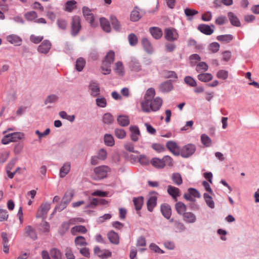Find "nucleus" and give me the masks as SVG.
<instances>
[{
  "instance_id": "obj_1",
  "label": "nucleus",
  "mask_w": 259,
  "mask_h": 259,
  "mask_svg": "<svg viewBox=\"0 0 259 259\" xmlns=\"http://www.w3.org/2000/svg\"><path fill=\"white\" fill-rule=\"evenodd\" d=\"M162 104V99L159 97H156L148 102H142L141 107L144 112H156L160 108Z\"/></svg>"
},
{
  "instance_id": "obj_2",
  "label": "nucleus",
  "mask_w": 259,
  "mask_h": 259,
  "mask_svg": "<svg viewBox=\"0 0 259 259\" xmlns=\"http://www.w3.org/2000/svg\"><path fill=\"white\" fill-rule=\"evenodd\" d=\"M196 147L194 144H188L184 146L180 151V155L183 158H188L196 151Z\"/></svg>"
},
{
  "instance_id": "obj_3",
  "label": "nucleus",
  "mask_w": 259,
  "mask_h": 259,
  "mask_svg": "<svg viewBox=\"0 0 259 259\" xmlns=\"http://www.w3.org/2000/svg\"><path fill=\"white\" fill-rule=\"evenodd\" d=\"M110 168L106 165H101L94 169L95 179H101L105 178L107 173L110 171Z\"/></svg>"
},
{
  "instance_id": "obj_4",
  "label": "nucleus",
  "mask_w": 259,
  "mask_h": 259,
  "mask_svg": "<svg viewBox=\"0 0 259 259\" xmlns=\"http://www.w3.org/2000/svg\"><path fill=\"white\" fill-rule=\"evenodd\" d=\"M82 13L83 16L87 21L90 23L92 27H95L97 26L98 23L95 22L94 14L92 13L91 9L87 7H83L82 8Z\"/></svg>"
},
{
  "instance_id": "obj_5",
  "label": "nucleus",
  "mask_w": 259,
  "mask_h": 259,
  "mask_svg": "<svg viewBox=\"0 0 259 259\" xmlns=\"http://www.w3.org/2000/svg\"><path fill=\"white\" fill-rule=\"evenodd\" d=\"M81 29L80 19L75 16L72 19L71 33L73 36H76Z\"/></svg>"
},
{
  "instance_id": "obj_6",
  "label": "nucleus",
  "mask_w": 259,
  "mask_h": 259,
  "mask_svg": "<svg viewBox=\"0 0 259 259\" xmlns=\"http://www.w3.org/2000/svg\"><path fill=\"white\" fill-rule=\"evenodd\" d=\"M50 208L51 204L50 203L46 202L41 204L37 210L36 217L37 218L45 219Z\"/></svg>"
},
{
  "instance_id": "obj_7",
  "label": "nucleus",
  "mask_w": 259,
  "mask_h": 259,
  "mask_svg": "<svg viewBox=\"0 0 259 259\" xmlns=\"http://www.w3.org/2000/svg\"><path fill=\"white\" fill-rule=\"evenodd\" d=\"M164 34L165 38L168 41H175L179 37V34L177 30L172 28L165 29Z\"/></svg>"
},
{
  "instance_id": "obj_8",
  "label": "nucleus",
  "mask_w": 259,
  "mask_h": 259,
  "mask_svg": "<svg viewBox=\"0 0 259 259\" xmlns=\"http://www.w3.org/2000/svg\"><path fill=\"white\" fill-rule=\"evenodd\" d=\"M94 254L102 259H106L111 256L112 253L107 249H101L100 248L96 246L94 248Z\"/></svg>"
},
{
  "instance_id": "obj_9",
  "label": "nucleus",
  "mask_w": 259,
  "mask_h": 259,
  "mask_svg": "<svg viewBox=\"0 0 259 259\" xmlns=\"http://www.w3.org/2000/svg\"><path fill=\"white\" fill-rule=\"evenodd\" d=\"M90 94L93 97H97L100 94V88L98 83L94 81L90 82L89 85Z\"/></svg>"
},
{
  "instance_id": "obj_10",
  "label": "nucleus",
  "mask_w": 259,
  "mask_h": 259,
  "mask_svg": "<svg viewBox=\"0 0 259 259\" xmlns=\"http://www.w3.org/2000/svg\"><path fill=\"white\" fill-rule=\"evenodd\" d=\"M166 147L175 155H180V147L176 142L168 141L166 144Z\"/></svg>"
},
{
  "instance_id": "obj_11",
  "label": "nucleus",
  "mask_w": 259,
  "mask_h": 259,
  "mask_svg": "<svg viewBox=\"0 0 259 259\" xmlns=\"http://www.w3.org/2000/svg\"><path fill=\"white\" fill-rule=\"evenodd\" d=\"M51 48V43L48 40H45L38 47L39 52L47 54Z\"/></svg>"
},
{
  "instance_id": "obj_12",
  "label": "nucleus",
  "mask_w": 259,
  "mask_h": 259,
  "mask_svg": "<svg viewBox=\"0 0 259 259\" xmlns=\"http://www.w3.org/2000/svg\"><path fill=\"white\" fill-rule=\"evenodd\" d=\"M160 210L164 218L167 219H170L171 215V209L169 204L166 203L161 204Z\"/></svg>"
},
{
  "instance_id": "obj_13",
  "label": "nucleus",
  "mask_w": 259,
  "mask_h": 259,
  "mask_svg": "<svg viewBox=\"0 0 259 259\" xmlns=\"http://www.w3.org/2000/svg\"><path fill=\"white\" fill-rule=\"evenodd\" d=\"M183 217L184 221L188 224H193L197 221L196 215L192 212H186Z\"/></svg>"
},
{
  "instance_id": "obj_14",
  "label": "nucleus",
  "mask_w": 259,
  "mask_h": 259,
  "mask_svg": "<svg viewBox=\"0 0 259 259\" xmlns=\"http://www.w3.org/2000/svg\"><path fill=\"white\" fill-rule=\"evenodd\" d=\"M131 131V139L134 142H137L140 136V132L138 126H131L130 127Z\"/></svg>"
},
{
  "instance_id": "obj_15",
  "label": "nucleus",
  "mask_w": 259,
  "mask_h": 259,
  "mask_svg": "<svg viewBox=\"0 0 259 259\" xmlns=\"http://www.w3.org/2000/svg\"><path fill=\"white\" fill-rule=\"evenodd\" d=\"M212 27L214 28V25H212L211 26L206 24H200L198 26V30L202 33L210 35L213 32V29L211 28Z\"/></svg>"
},
{
  "instance_id": "obj_16",
  "label": "nucleus",
  "mask_w": 259,
  "mask_h": 259,
  "mask_svg": "<svg viewBox=\"0 0 259 259\" xmlns=\"http://www.w3.org/2000/svg\"><path fill=\"white\" fill-rule=\"evenodd\" d=\"M157 197L155 194L151 195L147 202V206L148 210L150 212H152L154 207L156 205Z\"/></svg>"
},
{
  "instance_id": "obj_17",
  "label": "nucleus",
  "mask_w": 259,
  "mask_h": 259,
  "mask_svg": "<svg viewBox=\"0 0 259 259\" xmlns=\"http://www.w3.org/2000/svg\"><path fill=\"white\" fill-rule=\"evenodd\" d=\"M71 168V164L69 162H66L60 168L59 171V176L60 178H64L70 171Z\"/></svg>"
},
{
  "instance_id": "obj_18",
  "label": "nucleus",
  "mask_w": 259,
  "mask_h": 259,
  "mask_svg": "<svg viewBox=\"0 0 259 259\" xmlns=\"http://www.w3.org/2000/svg\"><path fill=\"white\" fill-rule=\"evenodd\" d=\"M25 234L32 240H36L37 238L35 229L31 226H27L25 228Z\"/></svg>"
},
{
  "instance_id": "obj_19",
  "label": "nucleus",
  "mask_w": 259,
  "mask_h": 259,
  "mask_svg": "<svg viewBox=\"0 0 259 259\" xmlns=\"http://www.w3.org/2000/svg\"><path fill=\"white\" fill-rule=\"evenodd\" d=\"M118 123L121 126H126L130 124L128 116L125 114H120L117 117Z\"/></svg>"
},
{
  "instance_id": "obj_20",
  "label": "nucleus",
  "mask_w": 259,
  "mask_h": 259,
  "mask_svg": "<svg viewBox=\"0 0 259 259\" xmlns=\"http://www.w3.org/2000/svg\"><path fill=\"white\" fill-rule=\"evenodd\" d=\"M167 192L176 201H177V197L180 195L179 189L171 185L168 186Z\"/></svg>"
},
{
  "instance_id": "obj_21",
  "label": "nucleus",
  "mask_w": 259,
  "mask_h": 259,
  "mask_svg": "<svg viewBox=\"0 0 259 259\" xmlns=\"http://www.w3.org/2000/svg\"><path fill=\"white\" fill-rule=\"evenodd\" d=\"M228 17L232 25L236 27H239L241 26V23L239 19L233 12H229L228 13Z\"/></svg>"
},
{
  "instance_id": "obj_22",
  "label": "nucleus",
  "mask_w": 259,
  "mask_h": 259,
  "mask_svg": "<svg viewBox=\"0 0 259 259\" xmlns=\"http://www.w3.org/2000/svg\"><path fill=\"white\" fill-rule=\"evenodd\" d=\"M108 238L111 243L114 244H118L119 243V236L117 233L113 231H110L107 234Z\"/></svg>"
},
{
  "instance_id": "obj_23",
  "label": "nucleus",
  "mask_w": 259,
  "mask_h": 259,
  "mask_svg": "<svg viewBox=\"0 0 259 259\" xmlns=\"http://www.w3.org/2000/svg\"><path fill=\"white\" fill-rule=\"evenodd\" d=\"M142 46L147 53L151 54L153 52V48L150 41L147 38L142 39Z\"/></svg>"
},
{
  "instance_id": "obj_24",
  "label": "nucleus",
  "mask_w": 259,
  "mask_h": 259,
  "mask_svg": "<svg viewBox=\"0 0 259 259\" xmlns=\"http://www.w3.org/2000/svg\"><path fill=\"white\" fill-rule=\"evenodd\" d=\"M149 31L152 36L156 39L160 38L162 36V30L159 27H151L150 28Z\"/></svg>"
},
{
  "instance_id": "obj_25",
  "label": "nucleus",
  "mask_w": 259,
  "mask_h": 259,
  "mask_svg": "<svg viewBox=\"0 0 259 259\" xmlns=\"http://www.w3.org/2000/svg\"><path fill=\"white\" fill-rule=\"evenodd\" d=\"M203 198L207 206L210 209H213L215 207V203L211 196L208 194L204 193L203 194Z\"/></svg>"
},
{
  "instance_id": "obj_26",
  "label": "nucleus",
  "mask_w": 259,
  "mask_h": 259,
  "mask_svg": "<svg viewBox=\"0 0 259 259\" xmlns=\"http://www.w3.org/2000/svg\"><path fill=\"white\" fill-rule=\"evenodd\" d=\"M175 208L179 214L183 215L186 212L187 207L184 203L179 201L175 204Z\"/></svg>"
},
{
  "instance_id": "obj_27",
  "label": "nucleus",
  "mask_w": 259,
  "mask_h": 259,
  "mask_svg": "<svg viewBox=\"0 0 259 259\" xmlns=\"http://www.w3.org/2000/svg\"><path fill=\"white\" fill-rule=\"evenodd\" d=\"M151 164L156 168H162L164 167L163 159L158 158H153L150 161Z\"/></svg>"
},
{
  "instance_id": "obj_28",
  "label": "nucleus",
  "mask_w": 259,
  "mask_h": 259,
  "mask_svg": "<svg viewBox=\"0 0 259 259\" xmlns=\"http://www.w3.org/2000/svg\"><path fill=\"white\" fill-rule=\"evenodd\" d=\"M73 220L71 219L68 222H63L59 229V233L64 235L69 229L71 224L73 223Z\"/></svg>"
},
{
  "instance_id": "obj_29",
  "label": "nucleus",
  "mask_w": 259,
  "mask_h": 259,
  "mask_svg": "<svg viewBox=\"0 0 259 259\" xmlns=\"http://www.w3.org/2000/svg\"><path fill=\"white\" fill-rule=\"evenodd\" d=\"M87 232L86 228L81 225L76 226L73 227L71 229V233L72 235H75L77 233H80L82 234H85Z\"/></svg>"
},
{
  "instance_id": "obj_30",
  "label": "nucleus",
  "mask_w": 259,
  "mask_h": 259,
  "mask_svg": "<svg viewBox=\"0 0 259 259\" xmlns=\"http://www.w3.org/2000/svg\"><path fill=\"white\" fill-rule=\"evenodd\" d=\"M172 89V85L170 80L166 81L161 83L159 86L160 90L162 92H168Z\"/></svg>"
},
{
  "instance_id": "obj_31",
  "label": "nucleus",
  "mask_w": 259,
  "mask_h": 259,
  "mask_svg": "<svg viewBox=\"0 0 259 259\" xmlns=\"http://www.w3.org/2000/svg\"><path fill=\"white\" fill-rule=\"evenodd\" d=\"M104 142L106 146L109 147L113 146L115 144L114 138L111 134H106L104 135Z\"/></svg>"
},
{
  "instance_id": "obj_32",
  "label": "nucleus",
  "mask_w": 259,
  "mask_h": 259,
  "mask_svg": "<svg viewBox=\"0 0 259 259\" xmlns=\"http://www.w3.org/2000/svg\"><path fill=\"white\" fill-rule=\"evenodd\" d=\"M7 40L11 44L19 46L20 45L22 39L18 36L14 34L10 35L7 37Z\"/></svg>"
},
{
  "instance_id": "obj_33",
  "label": "nucleus",
  "mask_w": 259,
  "mask_h": 259,
  "mask_svg": "<svg viewBox=\"0 0 259 259\" xmlns=\"http://www.w3.org/2000/svg\"><path fill=\"white\" fill-rule=\"evenodd\" d=\"M111 64L106 62L104 61H103L101 69L102 72L104 75L109 74L111 72Z\"/></svg>"
},
{
  "instance_id": "obj_34",
  "label": "nucleus",
  "mask_w": 259,
  "mask_h": 259,
  "mask_svg": "<svg viewBox=\"0 0 259 259\" xmlns=\"http://www.w3.org/2000/svg\"><path fill=\"white\" fill-rule=\"evenodd\" d=\"M115 72L119 76H123L124 74V68L123 64L120 61H118L115 63V68L114 69Z\"/></svg>"
},
{
  "instance_id": "obj_35",
  "label": "nucleus",
  "mask_w": 259,
  "mask_h": 259,
  "mask_svg": "<svg viewBox=\"0 0 259 259\" xmlns=\"http://www.w3.org/2000/svg\"><path fill=\"white\" fill-rule=\"evenodd\" d=\"M100 25L104 31L109 32L111 30V27L109 21L105 18H101L100 20Z\"/></svg>"
},
{
  "instance_id": "obj_36",
  "label": "nucleus",
  "mask_w": 259,
  "mask_h": 259,
  "mask_svg": "<svg viewBox=\"0 0 259 259\" xmlns=\"http://www.w3.org/2000/svg\"><path fill=\"white\" fill-rule=\"evenodd\" d=\"M171 180L173 183L178 186L181 185L183 183L182 176L179 172L173 173L171 175Z\"/></svg>"
},
{
  "instance_id": "obj_37",
  "label": "nucleus",
  "mask_w": 259,
  "mask_h": 259,
  "mask_svg": "<svg viewBox=\"0 0 259 259\" xmlns=\"http://www.w3.org/2000/svg\"><path fill=\"white\" fill-rule=\"evenodd\" d=\"M12 142H17L19 140H21L24 138V134L21 132H15L9 134Z\"/></svg>"
},
{
  "instance_id": "obj_38",
  "label": "nucleus",
  "mask_w": 259,
  "mask_h": 259,
  "mask_svg": "<svg viewBox=\"0 0 259 259\" xmlns=\"http://www.w3.org/2000/svg\"><path fill=\"white\" fill-rule=\"evenodd\" d=\"M155 95V91L153 88H150L147 90L144 96V101L143 102H148L153 98Z\"/></svg>"
},
{
  "instance_id": "obj_39",
  "label": "nucleus",
  "mask_w": 259,
  "mask_h": 259,
  "mask_svg": "<svg viewBox=\"0 0 259 259\" xmlns=\"http://www.w3.org/2000/svg\"><path fill=\"white\" fill-rule=\"evenodd\" d=\"M141 15L137 7H136L131 12V20L132 21H138L141 18Z\"/></svg>"
},
{
  "instance_id": "obj_40",
  "label": "nucleus",
  "mask_w": 259,
  "mask_h": 259,
  "mask_svg": "<svg viewBox=\"0 0 259 259\" xmlns=\"http://www.w3.org/2000/svg\"><path fill=\"white\" fill-rule=\"evenodd\" d=\"M198 79L202 82H208L212 80L213 77L210 73H201L197 76Z\"/></svg>"
},
{
  "instance_id": "obj_41",
  "label": "nucleus",
  "mask_w": 259,
  "mask_h": 259,
  "mask_svg": "<svg viewBox=\"0 0 259 259\" xmlns=\"http://www.w3.org/2000/svg\"><path fill=\"white\" fill-rule=\"evenodd\" d=\"M74 243L76 246H84L88 244L85 238L82 236H77L74 239Z\"/></svg>"
},
{
  "instance_id": "obj_42",
  "label": "nucleus",
  "mask_w": 259,
  "mask_h": 259,
  "mask_svg": "<svg viewBox=\"0 0 259 259\" xmlns=\"http://www.w3.org/2000/svg\"><path fill=\"white\" fill-rule=\"evenodd\" d=\"M201 141L202 144L205 147H210L212 144L211 139L206 134H202L201 136Z\"/></svg>"
},
{
  "instance_id": "obj_43",
  "label": "nucleus",
  "mask_w": 259,
  "mask_h": 259,
  "mask_svg": "<svg viewBox=\"0 0 259 259\" xmlns=\"http://www.w3.org/2000/svg\"><path fill=\"white\" fill-rule=\"evenodd\" d=\"M143 200L144 198L143 197H139L134 198L133 202L135 209L137 210H140L142 208V205L143 204Z\"/></svg>"
},
{
  "instance_id": "obj_44",
  "label": "nucleus",
  "mask_w": 259,
  "mask_h": 259,
  "mask_svg": "<svg viewBox=\"0 0 259 259\" xmlns=\"http://www.w3.org/2000/svg\"><path fill=\"white\" fill-rule=\"evenodd\" d=\"M85 61L83 58H78L76 61V69L78 71H82L85 65Z\"/></svg>"
},
{
  "instance_id": "obj_45",
  "label": "nucleus",
  "mask_w": 259,
  "mask_h": 259,
  "mask_svg": "<svg viewBox=\"0 0 259 259\" xmlns=\"http://www.w3.org/2000/svg\"><path fill=\"white\" fill-rule=\"evenodd\" d=\"M50 255L53 259H62L60 251L56 248H53L50 250Z\"/></svg>"
},
{
  "instance_id": "obj_46",
  "label": "nucleus",
  "mask_w": 259,
  "mask_h": 259,
  "mask_svg": "<svg viewBox=\"0 0 259 259\" xmlns=\"http://www.w3.org/2000/svg\"><path fill=\"white\" fill-rule=\"evenodd\" d=\"M114 135L118 139H123L126 137V132L123 129L115 128Z\"/></svg>"
},
{
  "instance_id": "obj_47",
  "label": "nucleus",
  "mask_w": 259,
  "mask_h": 259,
  "mask_svg": "<svg viewBox=\"0 0 259 259\" xmlns=\"http://www.w3.org/2000/svg\"><path fill=\"white\" fill-rule=\"evenodd\" d=\"M74 196V191L72 190L67 191L64 194L62 200L68 202V203L71 201Z\"/></svg>"
},
{
  "instance_id": "obj_48",
  "label": "nucleus",
  "mask_w": 259,
  "mask_h": 259,
  "mask_svg": "<svg viewBox=\"0 0 259 259\" xmlns=\"http://www.w3.org/2000/svg\"><path fill=\"white\" fill-rule=\"evenodd\" d=\"M115 53L113 51H109L104 60V61L112 64L114 61Z\"/></svg>"
},
{
  "instance_id": "obj_49",
  "label": "nucleus",
  "mask_w": 259,
  "mask_h": 259,
  "mask_svg": "<svg viewBox=\"0 0 259 259\" xmlns=\"http://www.w3.org/2000/svg\"><path fill=\"white\" fill-rule=\"evenodd\" d=\"M76 2L74 0L68 1L65 5V10L68 12H71L76 8Z\"/></svg>"
},
{
  "instance_id": "obj_50",
  "label": "nucleus",
  "mask_w": 259,
  "mask_h": 259,
  "mask_svg": "<svg viewBox=\"0 0 259 259\" xmlns=\"http://www.w3.org/2000/svg\"><path fill=\"white\" fill-rule=\"evenodd\" d=\"M96 156L100 160H105L107 156V151L104 148H101L100 150H99Z\"/></svg>"
},
{
  "instance_id": "obj_51",
  "label": "nucleus",
  "mask_w": 259,
  "mask_h": 259,
  "mask_svg": "<svg viewBox=\"0 0 259 259\" xmlns=\"http://www.w3.org/2000/svg\"><path fill=\"white\" fill-rule=\"evenodd\" d=\"M110 20L113 28L116 31L119 30L120 29V24L116 17L111 16L110 17Z\"/></svg>"
},
{
  "instance_id": "obj_52",
  "label": "nucleus",
  "mask_w": 259,
  "mask_h": 259,
  "mask_svg": "<svg viewBox=\"0 0 259 259\" xmlns=\"http://www.w3.org/2000/svg\"><path fill=\"white\" fill-rule=\"evenodd\" d=\"M233 39V36L231 34H225L218 36L217 39L221 41L229 42Z\"/></svg>"
},
{
  "instance_id": "obj_53",
  "label": "nucleus",
  "mask_w": 259,
  "mask_h": 259,
  "mask_svg": "<svg viewBox=\"0 0 259 259\" xmlns=\"http://www.w3.org/2000/svg\"><path fill=\"white\" fill-rule=\"evenodd\" d=\"M68 204V202H66L62 199L61 202L55 207L53 213L55 211H61L66 207Z\"/></svg>"
},
{
  "instance_id": "obj_54",
  "label": "nucleus",
  "mask_w": 259,
  "mask_h": 259,
  "mask_svg": "<svg viewBox=\"0 0 259 259\" xmlns=\"http://www.w3.org/2000/svg\"><path fill=\"white\" fill-rule=\"evenodd\" d=\"M185 82L191 87H195L197 85L195 80L190 76H186L184 78Z\"/></svg>"
},
{
  "instance_id": "obj_55",
  "label": "nucleus",
  "mask_w": 259,
  "mask_h": 259,
  "mask_svg": "<svg viewBox=\"0 0 259 259\" xmlns=\"http://www.w3.org/2000/svg\"><path fill=\"white\" fill-rule=\"evenodd\" d=\"M97 105L101 108H104L106 106L107 101L104 97L97 98L96 99Z\"/></svg>"
},
{
  "instance_id": "obj_56",
  "label": "nucleus",
  "mask_w": 259,
  "mask_h": 259,
  "mask_svg": "<svg viewBox=\"0 0 259 259\" xmlns=\"http://www.w3.org/2000/svg\"><path fill=\"white\" fill-rule=\"evenodd\" d=\"M9 218V214L6 209H0V222L7 221Z\"/></svg>"
},
{
  "instance_id": "obj_57",
  "label": "nucleus",
  "mask_w": 259,
  "mask_h": 259,
  "mask_svg": "<svg viewBox=\"0 0 259 259\" xmlns=\"http://www.w3.org/2000/svg\"><path fill=\"white\" fill-rule=\"evenodd\" d=\"M217 77L219 79L225 80L228 77V72L225 70H220L217 72Z\"/></svg>"
},
{
  "instance_id": "obj_58",
  "label": "nucleus",
  "mask_w": 259,
  "mask_h": 259,
  "mask_svg": "<svg viewBox=\"0 0 259 259\" xmlns=\"http://www.w3.org/2000/svg\"><path fill=\"white\" fill-rule=\"evenodd\" d=\"M208 65L204 62H201L196 66V69L197 72H200L201 70L207 71L208 70Z\"/></svg>"
},
{
  "instance_id": "obj_59",
  "label": "nucleus",
  "mask_w": 259,
  "mask_h": 259,
  "mask_svg": "<svg viewBox=\"0 0 259 259\" xmlns=\"http://www.w3.org/2000/svg\"><path fill=\"white\" fill-rule=\"evenodd\" d=\"M65 255L66 259H75V256L72 250L70 247H67L65 249Z\"/></svg>"
},
{
  "instance_id": "obj_60",
  "label": "nucleus",
  "mask_w": 259,
  "mask_h": 259,
  "mask_svg": "<svg viewBox=\"0 0 259 259\" xmlns=\"http://www.w3.org/2000/svg\"><path fill=\"white\" fill-rule=\"evenodd\" d=\"M37 15L34 11H30L25 14V18L29 21H32L36 18Z\"/></svg>"
},
{
  "instance_id": "obj_61",
  "label": "nucleus",
  "mask_w": 259,
  "mask_h": 259,
  "mask_svg": "<svg viewBox=\"0 0 259 259\" xmlns=\"http://www.w3.org/2000/svg\"><path fill=\"white\" fill-rule=\"evenodd\" d=\"M139 162L142 165H148L149 164V159L145 155H141L139 157Z\"/></svg>"
},
{
  "instance_id": "obj_62",
  "label": "nucleus",
  "mask_w": 259,
  "mask_h": 259,
  "mask_svg": "<svg viewBox=\"0 0 259 259\" xmlns=\"http://www.w3.org/2000/svg\"><path fill=\"white\" fill-rule=\"evenodd\" d=\"M128 39L131 46H135L138 42V38L134 33H131L128 35Z\"/></svg>"
},
{
  "instance_id": "obj_63",
  "label": "nucleus",
  "mask_w": 259,
  "mask_h": 259,
  "mask_svg": "<svg viewBox=\"0 0 259 259\" xmlns=\"http://www.w3.org/2000/svg\"><path fill=\"white\" fill-rule=\"evenodd\" d=\"M163 163H164V166L167 165L171 166L173 165L172 159L171 157L168 155H166L162 158Z\"/></svg>"
},
{
  "instance_id": "obj_64",
  "label": "nucleus",
  "mask_w": 259,
  "mask_h": 259,
  "mask_svg": "<svg viewBox=\"0 0 259 259\" xmlns=\"http://www.w3.org/2000/svg\"><path fill=\"white\" fill-rule=\"evenodd\" d=\"M113 121V117L112 114H104L103 117V121L104 123L109 124Z\"/></svg>"
}]
</instances>
